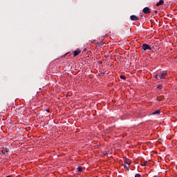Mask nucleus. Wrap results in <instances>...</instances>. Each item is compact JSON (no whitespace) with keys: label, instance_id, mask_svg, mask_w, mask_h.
I'll use <instances>...</instances> for the list:
<instances>
[{"label":"nucleus","instance_id":"1a4fd4ad","mask_svg":"<svg viewBox=\"0 0 177 177\" xmlns=\"http://www.w3.org/2000/svg\"><path fill=\"white\" fill-rule=\"evenodd\" d=\"M147 163V161H142V162H141V165L142 166V167H145V166H146V164Z\"/></svg>","mask_w":177,"mask_h":177},{"label":"nucleus","instance_id":"9d476101","mask_svg":"<svg viewBox=\"0 0 177 177\" xmlns=\"http://www.w3.org/2000/svg\"><path fill=\"white\" fill-rule=\"evenodd\" d=\"M124 169H127V171H129V167L127 165H124Z\"/></svg>","mask_w":177,"mask_h":177},{"label":"nucleus","instance_id":"dca6fc26","mask_svg":"<svg viewBox=\"0 0 177 177\" xmlns=\"http://www.w3.org/2000/svg\"><path fill=\"white\" fill-rule=\"evenodd\" d=\"M153 13H154L155 15H157V13H158V11L154 10V11H153Z\"/></svg>","mask_w":177,"mask_h":177},{"label":"nucleus","instance_id":"7ed1b4c3","mask_svg":"<svg viewBox=\"0 0 177 177\" xmlns=\"http://www.w3.org/2000/svg\"><path fill=\"white\" fill-rule=\"evenodd\" d=\"M143 13L145 15H147L148 13H151V11L150 10V8L149 7H145L142 10Z\"/></svg>","mask_w":177,"mask_h":177},{"label":"nucleus","instance_id":"20e7f679","mask_svg":"<svg viewBox=\"0 0 177 177\" xmlns=\"http://www.w3.org/2000/svg\"><path fill=\"white\" fill-rule=\"evenodd\" d=\"M130 20L132 21H138V20H139V17L136 15H131Z\"/></svg>","mask_w":177,"mask_h":177},{"label":"nucleus","instance_id":"412c9836","mask_svg":"<svg viewBox=\"0 0 177 177\" xmlns=\"http://www.w3.org/2000/svg\"><path fill=\"white\" fill-rule=\"evenodd\" d=\"M102 75H104V73H101Z\"/></svg>","mask_w":177,"mask_h":177},{"label":"nucleus","instance_id":"423d86ee","mask_svg":"<svg viewBox=\"0 0 177 177\" xmlns=\"http://www.w3.org/2000/svg\"><path fill=\"white\" fill-rule=\"evenodd\" d=\"M80 53H81V50H75L73 52V56L74 57H75V56H78V55H80Z\"/></svg>","mask_w":177,"mask_h":177},{"label":"nucleus","instance_id":"a211bd4d","mask_svg":"<svg viewBox=\"0 0 177 177\" xmlns=\"http://www.w3.org/2000/svg\"><path fill=\"white\" fill-rule=\"evenodd\" d=\"M95 42H96V40H93V41H91V44H95Z\"/></svg>","mask_w":177,"mask_h":177},{"label":"nucleus","instance_id":"2eb2a0df","mask_svg":"<svg viewBox=\"0 0 177 177\" xmlns=\"http://www.w3.org/2000/svg\"><path fill=\"white\" fill-rule=\"evenodd\" d=\"M135 177H142V176H140V174H136Z\"/></svg>","mask_w":177,"mask_h":177},{"label":"nucleus","instance_id":"9b49d317","mask_svg":"<svg viewBox=\"0 0 177 177\" xmlns=\"http://www.w3.org/2000/svg\"><path fill=\"white\" fill-rule=\"evenodd\" d=\"M77 172H82V167H77Z\"/></svg>","mask_w":177,"mask_h":177},{"label":"nucleus","instance_id":"4468645a","mask_svg":"<svg viewBox=\"0 0 177 177\" xmlns=\"http://www.w3.org/2000/svg\"><path fill=\"white\" fill-rule=\"evenodd\" d=\"M158 89H162V85L160 84L158 86Z\"/></svg>","mask_w":177,"mask_h":177},{"label":"nucleus","instance_id":"39448f33","mask_svg":"<svg viewBox=\"0 0 177 177\" xmlns=\"http://www.w3.org/2000/svg\"><path fill=\"white\" fill-rule=\"evenodd\" d=\"M2 154H6L9 151L6 148H2L1 150Z\"/></svg>","mask_w":177,"mask_h":177},{"label":"nucleus","instance_id":"f8f14e48","mask_svg":"<svg viewBox=\"0 0 177 177\" xmlns=\"http://www.w3.org/2000/svg\"><path fill=\"white\" fill-rule=\"evenodd\" d=\"M131 165V162H129V161H127V160H124V165Z\"/></svg>","mask_w":177,"mask_h":177},{"label":"nucleus","instance_id":"6e6552de","mask_svg":"<svg viewBox=\"0 0 177 177\" xmlns=\"http://www.w3.org/2000/svg\"><path fill=\"white\" fill-rule=\"evenodd\" d=\"M162 3H164V0H160V1L156 3V6H161Z\"/></svg>","mask_w":177,"mask_h":177},{"label":"nucleus","instance_id":"0eeeda50","mask_svg":"<svg viewBox=\"0 0 177 177\" xmlns=\"http://www.w3.org/2000/svg\"><path fill=\"white\" fill-rule=\"evenodd\" d=\"M161 111L160 110H157L151 113L152 115H156L157 114H160Z\"/></svg>","mask_w":177,"mask_h":177},{"label":"nucleus","instance_id":"f03ea898","mask_svg":"<svg viewBox=\"0 0 177 177\" xmlns=\"http://www.w3.org/2000/svg\"><path fill=\"white\" fill-rule=\"evenodd\" d=\"M167 75H168V72L167 71L160 72L159 74V78H160V80H162L165 78V77H167Z\"/></svg>","mask_w":177,"mask_h":177},{"label":"nucleus","instance_id":"4be33fe9","mask_svg":"<svg viewBox=\"0 0 177 177\" xmlns=\"http://www.w3.org/2000/svg\"><path fill=\"white\" fill-rule=\"evenodd\" d=\"M6 177H12V176H7Z\"/></svg>","mask_w":177,"mask_h":177},{"label":"nucleus","instance_id":"aec40b11","mask_svg":"<svg viewBox=\"0 0 177 177\" xmlns=\"http://www.w3.org/2000/svg\"><path fill=\"white\" fill-rule=\"evenodd\" d=\"M153 177H158V176H153Z\"/></svg>","mask_w":177,"mask_h":177},{"label":"nucleus","instance_id":"ddd939ff","mask_svg":"<svg viewBox=\"0 0 177 177\" xmlns=\"http://www.w3.org/2000/svg\"><path fill=\"white\" fill-rule=\"evenodd\" d=\"M120 78L121 80H127V77H125L124 75H120Z\"/></svg>","mask_w":177,"mask_h":177},{"label":"nucleus","instance_id":"6ab92c4d","mask_svg":"<svg viewBox=\"0 0 177 177\" xmlns=\"http://www.w3.org/2000/svg\"><path fill=\"white\" fill-rule=\"evenodd\" d=\"M46 111H48V113H49V109H47Z\"/></svg>","mask_w":177,"mask_h":177},{"label":"nucleus","instance_id":"f3484780","mask_svg":"<svg viewBox=\"0 0 177 177\" xmlns=\"http://www.w3.org/2000/svg\"><path fill=\"white\" fill-rule=\"evenodd\" d=\"M154 78H156L157 80V78H158V75H155Z\"/></svg>","mask_w":177,"mask_h":177},{"label":"nucleus","instance_id":"f257e3e1","mask_svg":"<svg viewBox=\"0 0 177 177\" xmlns=\"http://www.w3.org/2000/svg\"><path fill=\"white\" fill-rule=\"evenodd\" d=\"M142 50H151V47L147 44H144L142 45Z\"/></svg>","mask_w":177,"mask_h":177}]
</instances>
